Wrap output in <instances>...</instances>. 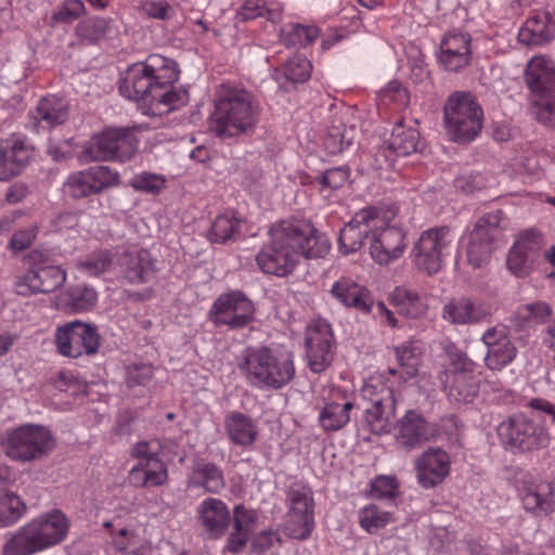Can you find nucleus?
Listing matches in <instances>:
<instances>
[{"label":"nucleus","instance_id":"nucleus-38","mask_svg":"<svg viewBox=\"0 0 555 555\" xmlns=\"http://www.w3.org/2000/svg\"><path fill=\"white\" fill-rule=\"evenodd\" d=\"M388 143L389 150H393L397 155H410L418 149L420 132L415 128H406L402 121H398L391 131Z\"/></svg>","mask_w":555,"mask_h":555},{"label":"nucleus","instance_id":"nucleus-59","mask_svg":"<svg viewBox=\"0 0 555 555\" xmlns=\"http://www.w3.org/2000/svg\"><path fill=\"white\" fill-rule=\"evenodd\" d=\"M104 527L111 528L113 543L119 551H125L133 539V532L126 527H117L115 522L105 521Z\"/></svg>","mask_w":555,"mask_h":555},{"label":"nucleus","instance_id":"nucleus-11","mask_svg":"<svg viewBox=\"0 0 555 555\" xmlns=\"http://www.w3.org/2000/svg\"><path fill=\"white\" fill-rule=\"evenodd\" d=\"M397 214L398 208L395 205L371 206L359 210L340 231V250L344 254L358 251L366 240H372L376 229L391 222Z\"/></svg>","mask_w":555,"mask_h":555},{"label":"nucleus","instance_id":"nucleus-14","mask_svg":"<svg viewBox=\"0 0 555 555\" xmlns=\"http://www.w3.org/2000/svg\"><path fill=\"white\" fill-rule=\"evenodd\" d=\"M314 498L311 488L295 482L286 491L285 531L297 540L308 539L314 529Z\"/></svg>","mask_w":555,"mask_h":555},{"label":"nucleus","instance_id":"nucleus-43","mask_svg":"<svg viewBox=\"0 0 555 555\" xmlns=\"http://www.w3.org/2000/svg\"><path fill=\"white\" fill-rule=\"evenodd\" d=\"M227 429L235 444L249 446L257 437V429L251 418H229Z\"/></svg>","mask_w":555,"mask_h":555},{"label":"nucleus","instance_id":"nucleus-45","mask_svg":"<svg viewBox=\"0 0 555 555\" xmlns=\"http://www.w3.org/2000/svg\"><path fill=\"white\" fill-rule=\"evenodd\" d=\"M238 229V220L234 216L221 215L212 222L208 238L212 243H225L231 240Z\"/></svg>","mask_w":555,"mask_h":555},{"label":"nucleus","instance_id":"nucleus-7","mask_svg":"<svg viewBox=\"0 0 555 555\" xmlns=\"http://www.w3.org/2000/svg\"><path fill=\"white\" fill-rule=\"evenodd\" d=\"M448 364L439 372L438 379L449 400L455 404L468 403L479 392V377L475 373V363L454 344L446 348Z\"/></svg>","mask_w":555,"mask_h":555},{"label":"nucleus","instance_id":"nucleus-20","mask_svg":"<svg viewBox=\"0 0 555 555\" xmlns=\"http://www.w3.org/2000/svg\"><path fill=\"white\" fill-rule=\"evenodd\" d=\"M517 490L528 513L541 517L555 512V480L537 478L527 473L518 481Z\"/></svg>","mask_w":555,"mask_h":555},{"label":"nucleus","instance_id":"nucleus-54","mask_svg":"<svg viewBox=\"0 0 555 555\" xmlns=\"http://www.w3.org/2000/svg\"><path fill=\"white\" fill-rule=\"evenodd\" d=\"M165 179L159 175L141 172L132 178L130 185L137 191L157 194L165 188Z\"/></svg>","mask_w":555,"mask_h":555},{"label":"nucleus","instance_id":"nucleus-1","mask_svg":"<svg viewBox=\"0 0 555 555\" xmlns=\"http://www.w3.org/2000/svg\"><path fill=\"white\" fill-rule=\"evenodd\" d=\"M270 242L257 254L256 261L266 274L288 275L299 256L307 259L324 257L330 250L328 241L307 220L288 219L274 224Z\"/></svg>","mask_w":555,"mask_h":555},{"label":"nucleus","instance_id":"nucleus-25","mask_svg":"<svg viewBox=\"0 0 555 555\" xmlns=\"http://www.w3.org/2000/svg\"><path fill=\"white\" fill-rule=\"evenodd\" d=\"M198 525L211 539L222 537L231 521V514L227 504L216 498H207L196 507Z\"/></svg>","mask_w":555,"mask_h":555},{"label":"nucleus","instance_id":"nucleus-18","mask_svg":"<svg viewBox=\"0 0 555 555\" xmlns=\"http://www.w3.org/2000/svg\"><path fill=\"white\" fill-rule=\"evenodd\" d=\"M209 320L217 326L242 330L254 322L255 307L242 292L222 294L215 300L209 311Z\"/></svg>","mask_w":555,"mask_h":555},{"label":"nucleus","instance_id":"nucleus-29","mask_svg":"<svg viewBox=\"0 0 555 555\" xmlns=\"http://www.w3.org/2000/svg\"><path fill=\"white\" fill-rule=\"evenodd\" d=\"M117 267L122 276L131 284L150 282L155 274V264L145 249L127 250L119 255Z\"/></svg>","mask_w":555,"mask_h":555},{"label":"nucleus","instance_id":"nucleus-61","mask_svg":"<svg viewBox=\"0 0 555 555\" xmlns=\"http://www.w3.org/2000/svg\"><path fill=\"white\" fill-rule=\"evenodd\" d=\"M47 152L55 162L67 160L74 153L72 140H63L62 142L50 141Z\"/></svg>","mask_w":555,"mask_h":555},{"label":"nucleus","instance_id":"nucleus-50","mask_svg":"<svg viewBox=\"0 0 555 555\" xmlns=\"http://www.w3.org/2000/svg\"><path fill=\"white\" fill-rule=\"evenodd\" d=\"M544 246V240L541 233L534 230H526L521 232L513 245L518 251L527 254L533 260H538L540 251Z\"/></svg>","mask_w":555,"mask_h":555},{"label":"nucleus","instance_id":"nucleus-42","mask_svg":"<svg viewBox=\"0 0 555 555\" xmlns=\"http://www.w3.org/2000/svg\"><path fill=\"white\" fill-rule=\"evenodd\" d=\"M318 36L319 29L315 26L291 24L282 30V39L287 47H307L311 44Z\"/></svg>","mask_w":555,"mask_h":555},{"label":"nucleus","instance_id":"nucleus-48","mask_svg":"<svg viewBox=\"0 0 555 555\" xmlns=\"http://www.w3.org/2000/svg\"><path fill=\"white\" fill-rule=\"evenodd\" d=\"M87 171L96 194L120 184L118 172L108 166H94L88 168Z\"/></svg>","mask_w":555,"mask_h":555},{"label":"nucleus","instance_id":"nucleus-15","mask_svg":"<svg viewBox=\"0 0 555 555\" xmlns=\"http://www.w3.org/2000/svg\"><path fill=\"white\" fill-rule=\"evenodd\" d=\"M373 388L363 389V399L356 404L339 391H332L324 400V405L320 416H348L352 409H357L366 414V416H393L396 414L397 400L390 389H382L370 401L365 400Z\"/></svg>","mask_w":555,"mask_h":555},{"label":"nucleus","instance_id":"nucleus-62","mask_svg":"<svg viewBox=\"0 0 555 555\" xmlns=\"http://www.w3.org/2000/svg\"><path fill=\"white\" fill-rule=\"evenodd\" d=\"M395 420L396 418H363L364 424L362 426L378 436L386 434L393 435V426L396 423L392 421Z\"/></svg>","mask_w":555,"mask_h":555},{"label":"nucleus","instance_id":"nucleus-22","mask_svg":"<svg viewBox=\"0 0 555 555\" xmlns=\"http://www.w3.org/2000/svg\"><path fill=\"white\" fill-rule=\"evenodd\" d=\"M390 223L387 222L373 232L370 254L378 264H389L399 259L406 248L405 232Z\"/></svg>","mask_w":555,"mask_h":555},{"label":"nucleus","instance_id":"nucleus-47","mask_svg":"<svg viewBox=\"0 0 555 555\" xmlns=\"http://www.w3.org/2000/svg\"><path fill=\"white\" fill-rule=\"evenodd\" d=\"M64 189L70 197L77 199L96 194L87 169L69 175Z\"/></svg>","mask_w":555,"mask_h":555},{"label":"nucleus","instance_id":"nucleus-53","mask_svg":"<svg viewBox=\"0 0 555 555\" xmlns=\"http://www.w3.org/2000/svg\"><path fill=\"white\" fill-rule=\"evenodd\" d=\"M111 266L112 257L107 250L94 253L79 263V268L92 276L106 272Z\"/></svg>","mask_w":555,"mask_h":555},{"label":"nucleus","instance_id":"nucleus-2","mask_svg":"<svg viewBox=\"0 0 555 555\" xmlns=\"http://www.w3.org/2000/svg\"><path fill=\"white\" fill-rule=\"evenodd\" d=\"M179 78L177 63L159 54L133 63L121 73L119 92L129 100L150 105L154 111H172L188 102L186 91H175Z\"/></svg>","mask_w":555,"mask_h":555},{"label":"nucleus","instance_id":"nucleus-24","mask_svg":"<svg viewBox=\"0 0 555 555\" xmlns=\"http://www.w3.org/2000/svg\"><path fill=\"white\" fill-rule=\"evenodd\" d=\"M449 473L450 456L439 448L426 450L416 461L417 480L426 489L442 482Z\"/></svg>","mask_w":555,"mask_h":555},{"label":"nucleus","instance_id":"nucleus-33","mask_svg":"<svg viewBox=\"0 0 555 555\" xmlns=\"http://www.w3.org/2000/svg\"><path fill=\"white\" fill-rule=\"evenodd\" d=\"M24 284L33 293H51L66 281V272L59 266L40 264L27 271Z\"/></svg>","mask_w":555,"mask_h":555},{"label":"nucleus","instance_id":"nucleus-5","mask_svg":"<svg viewBox=\"0 0 555 555\" xmlns=\"http://www.w3.org/2000/svg\"><path fill=\"white\" fill-rule=\"evenodd\" d=\"M238 369L251 385L259 388L280 389L295 374L292 358L278 356L268 347L245 348Z\"/></svg>","mask_w":555,"mask_h":555},{"label":"nucleus","instance_id":"nucleus-60","mask_svg":"<svg viewBox=\"0 0 555 555\" xmlns=\"http://www.w3.org/2000/svg\"><path fill=\"white\" fill-rule=\"evenodd\" d=\"M142 8L153 18L168 20L175 14L173 8L165 1H146Z\"/></svg>","mask_w":555,"mask_h":555},{"label":"nucleus","instance_id":"nucleus-31","mask_svg":"<svg viewBox=\"0 0 555 555\" xmlns=\"http://www.w3.org/2000/svg\"><path fill=\"white\" fill-rule=\"evenodd\" d=\"M331 295L345 307L354 308L365 314L374 307L370 291L349 278L336 281L331 288Z\"/></svg>","mask_w":555,"mask_h":555},{"label":"nucleus","instance_id":"nucleus-6","mask_svg":"<svg viewBox=\"0 0 555 555\" xmlns=\"http://www.w3.org/2000/svg\"><path fill=\"white\" fill-rule=\"evenodd\" d=\"M3 453L12 461L30 463L41 461L55 449V439L44 426L26 424L7 430L0 440Z\"/></svg>","mask_w":555,"mask_h":555},{"label":"nucleus","instance_id":"nucleus-35","mask_svg":"<svg viewBox=\"0 0 555 555\" xmlns=\"http://www.w3.org/2000/svg\"><path fill=\"white\" fill-rule=\"evenodd\" d=\"M359 133L356 125H347L341 116H335L327 129L324 146L330 154H339L356 143Z\"/></svg>","mask_w":555,"mask_h":555},{"label":"nucleus","instance_id":"nucleus-40","mask_svg":"<svg viewBox=\"0 0 555 555\" xmlns=\"http://www.w3.org/2000/svg\"><path fill=\"white\" fill-rule=\"evenodd\" d=\"M391 301L398 307L399 312L409 318H420L425 314L427 307L417 293L396 287L391 293Z\"/></svg>","mask_w":555,"mask_h":555},{"label":"nucleus","instance_id":"nucleus-46","mask_svg":"<svg viewBox=\"0 0 555 555\" xmlns=\"http://www.w3.org/2000/svg\"><path fill=\"white\" fill-rule=\"evenodd\" d=\"M25 505L20 496L0 491V526L15 522L23 514Z\"/></svg>","mask_w":555,"mask_h":555},{"label":"nucleus","instance_id":"nucleus-21","mask_svg":"<svg viewBox=\"0 0 555 555\" xmlns=\"http://www.w3.org/2000/svg\"><path fill=\"white\" fill-rule=\"evenodd\" d=\"M306 349L312 372H323L334 357V337L331 325L325 320L313 321L307 328Z\"/></svg>","mask_w":555,"mask_h":555},{"label":"nucleus","instance_id":"nucleus-12","mask_svg":"<svg viewBox=\"0 0 555 555\" xmlns=\"http://www.w3.org/2000/svg\"><path fill=\"white\" fill-rule=\"evenodd\" d=\"M131 454L138 460L137 465L129 473V480L133 486L159 487L167 481L168 470L163 461L167 454V448L159 439L135 443Z\"/></svg>","mask_w":555,"mask_h":555},{"label":"nucleus","instance_id":"nucleus-13","mask_svg":"<svg viewBox=\"0 0 555 555\" xmlns=\"http://www.w3.org/2000/svg\"><path fill=\"white\" fill-rule=\"evenodd\" d=\"M526 83L538 96L534 101L537 119L555 125V70L543 57H532L526 68Z\"/></svg>","mask_w":555,"mask_h":555},{"label":"nucleus","instance_id":"nucleus-27","mask_svg":"<svg viewBox=\"0 0 555 555\" xmlns=\"http://www.w3.org/2000/svg\"><path fill=\"white\" fill-rule=\"evenodd\" d=\"M490 314L488 305L464 296L448 301L442 309V319L453 325L478 324L486 321Z\"/></svg>","mask_w":555,"mask_h":555},{"label":"nucleus","instance_id":"nucleus-36","mask_svg":"<svg viewBox=\"0 0 555 555\" xmlns=\"http://www.w3.org/2000/svg\"><path fill=\"white\" fill-rule=\"evenodd\" d=\"M61 300L63 308L68 312H87L95 307L98 294L94 288L86 284H77L63 293Z\"/></svg>","mask_w":555,"mask_h":555},{"label":"nucleus","instance_id":"nucleus-3","mask_svg":"<svg viewBox=\"0 0 555 555\" xmlns=\"http://www.w3.org/2000/svg\"><path fill=\"white\" fill-rule=\"evenodd\" d=\"M69 527V518L61 509H51L10 534L1 555H35L51 548L67 538Z\"/></svg>","mask_w":555,"mask_h":555},{"label":"nucleus","instance_id":"nucleus-9","mask_svg":"<svg viewBox=\"0 0 555 555\" xmlns=\"http://www.w3.org/2000/svg\"><path fill=\"white\" fill-rule=\"evenodd\" d=\"M459 242L448 227L423 231L411 255L415 267L428 275L439 272L446 260L457 253Z\"/></svg>","mask_w":555,"mask_h":555},{"label":"nucleus","instance_id":"nucleus-58","mask_svg":"<svg viewBox=\"0 0 555 555\" xmlns=\"http://www.w3.org/2000/svg\"><path fill=\"white\" fill-rule=\"evenodd\" d=\"M349 179V169L347 167H333L327 169L321 178V183L331 189L343 186Z\"/></svg>","mask_w":555,"mask_h":555},{"label":"nucleus","instance_id":"nucleus-55","mask_svg":"<svg viewBox=\"0 0 555 555\" xmlns=\"http://www.w3.org/2000/svg\"><path fill=\"white\" fill-rule=\"evenodd\" d=\"M399 485L395 477L379 475L371 482V494L377 499H392L396 496Z\"/></svg>","mask_w":555,"mask_h":555},{"label":"nucleus","instance_id":"nucleus-41","mask_svg":"<svg viewBox=\"0 0 555 555\" xmlns=\"http://www.w3.org/2000/svg\"><path fill=\"white\" fill-rule=\"evenodd\" d=\"M236 17L241 22L264 18L275 23L281 18V11L279 8L269 7L268 0H246Z\"/></svg>","mask_w":555,"mask_h":555},{"label":"nucleus","instance_id":"nucleus-10","mask_svg":"<svg viewBox=\"0 0 555 555\" xmlns=\"http://www.w3.org/2000/svg\"><path fill=\"white\" fill-rule=\"evenodd\" d=\"M483 113L469 93L455 92L444 104L446 129L452 141L468 143L482 128Z\"/></svg>","mask_w":555,"mask_h":555},{"label":"nucleus","instance_id":"nucleus-16","mask_svg":"<svg viewBox=\"0 0 555 555\" xmlns=\"http://www.w3.org/2000/svg\"><path fill=\"white\" fill-rule=\"evenodd\" d=\"M499 439L512 452H525L546 447L547 434L543 426L530 418H506L498 425Z\"/></svg>","mask_w":555,"mask_h":555},{"label":"nucleus","instance_id":"nucleus-8","mask_svg":"<svg viewBox=\"0 0 555 555\" xmlns=\"http://www.w3.org/2000/svg\"><path fill=\"white\" fill-rule=\"evenodd\" d=\"M138 127L106 128L92 137L78 154L80 164L130 160L138 151Z\"/></svg>","mask_w":555,"mask_h":555},{"label":"nucleus","instance_id":"nucleus-37","mask_svg":"<svg viewBox=\"0 0 555 555\" xmlns=\"http://www.w3.org/2000/svg\"><path fill=\"white\" fill-rule=\"evenodd\" d=\"M398 364L405 374L404 378L416 376L422 361L423 344L420 340H408L395 348Z\"/></svg>","mask_w":555,"mask_h":555},{"label":"nucleus","instance_id":"nucleus-56","mask_svg":"<svg viewBox=\"0 0 555 555\" xmlns=\"http://www.w3.org/2000/svg\"><path fill=\"white\" fill-rule=\"evenodd\" d=\"M258 515L254 509H248L243 505H236L234 507L233 520L234 529L243 531L247 534H253L256 529Z\"/></svg>","mask_w":555,"mask_h":555},{"label":"nucleus","instance_id":"nucleus-49","mask_svg":"<svg viewBox=\"0 0 555 555\" xmlns=\"http://www.w3.org/2000/svg\"><path fill=\"white\" fill-rule=\"evenodd\" d=\"M109 30V22L103 17H91L81 21L76 28L77 35L90 42L102 39Z\"/></svg>","mask_w":555,"mask_h":555},{"label":"nucleus","instance_id":"nucleus-64","mask_svg":"<svg viewBox=\"0 0 555 555\" xmlns=\"http://www.w3.org/2000/svg\"><path fill=\"white\" fill-rule=\"evenodd\" d=\"M506 338H508L507 328L503 325H496L488 328L483 333L481 340L486 345L487 349L490 350L491 348L499 346V344L504 341Z\"/></svg>","mask_w":555,"mask_h":555},{"label":"nucleus","instance_id":"nucleus-52","mask_svg":"<svg viewBox=\"0 0 555 555\" xmlns=\"http://www.w3.org/2000/svg\"><path fill=\"white\" fill-rule=\"evenodd\" d=\"M552 314L551 307L543 301L526 304L517 309V315L527 323L540 324L546 322Z\"/></svg>","mask_w":555,"mask_h":555},{"label":"nucleus","instance_id":"nucleus-34","mask_svg":"<svg viewBox=\"0 0 555 555\" xmlns=\"http://www.w3.org/2000/svg\"><path fill=\"white\" fill-rule=\"evenodd\" d=\"M69 116V104L63 98L48 95L42 98L34 115V119L42 128H53L63 125Z\"/></svg>","mask_w":555,"mask_h":555},{"label":"nucleus","instance_id":"nucleus-17","mask_svg":"<svg viewBox=\"0 0 555 555\" xmlns=\"http://www.w3.org/2000/svg\"><path fill=\"white\" fill-rule=\"evenodd\" d=\"M100 340L98 327L79 320L59 326L55 333L59 352L69 358L95 354L100 347Z\"/></svg>","mask_w":555,"mask_h":555},{"label":"nucleus","instance_id":"nucleus-4","mask_svg":"<svg viewBox=\"0 0 555 555\" xmlns=\"http://www.w3.org/2000/svg\"><path fill=\"white\" fill-rule=\"evenodd\" d=\"M259 120V106L244 89L221 86L210 117V129L217 137L232 138L247 133Z\"/></svg>","mask_w":555,"mask_h":555},{"label":"nucleus","instance_id":"nucleus-39","mask_svg":"<svg viewBox=\"0 0 555 555\" xmlns=\"http://www.w3.org/2000/svg\"><path fill=\"white\" fill-rule=\"evenodd\" d=\"M360 527L370 534H375L395 521L393 513L382 509L376 504H369L360 508L358 513Z\"/></svg>","mask_w":555,"mask_h":555},{"label":"nucleus","instance_id":"nucleus-28","mask_svg":"<svg viewBox=\"0 0 555 555\" xmlns=\"http://www.w3.org/2000/svg\"><path fill=\"white\" fill-rule=\"evenodd\" d=\"M439 433V427L427 418H396L393 426V438L409 449L421 447Z\"/></svg>","mask_w":555,"mask_h":555},{"label":"nucleus","instance_id":"nucleus-57","mask_svg":"<svg viewBox=\"0 0 555 555\" xmlns=\"http://www.w3.org/2000/svg\"><path fill=\"white\" fill-rule=\"evenodd\" d=\"M535 260L529 258L527 254L511 248L507 257V268L517 276L527 275L533 267Z\"/></svg>","mask_w":555,"mask_h":555},{"label":"nucleus","instance_id":"nucleus-30","mask_svg":"<svg viewBox=\"0 0 555 555\" xmlns=\"http://www.w3.org/2000/svg\"><path fill=\"white\" fill-rule=\"evenodd\" d=\"M225 487L222 469L215 463L199 460L194 462L188 475L186 488L198 494L219 493Z\"/></svg>","mask_w":555,"mask_h":555},{"label":"nucleus","instance_id":"nucleus-19","mask_svg":"<svg viewBox=\"0 0 555 555\" xmlns=\"http://www.w3.org/2000/svg\"><path fill=\"white\" fill-rule=\"evenodd\" d=\"M501 211L482 216L469 233L466 254L473 267L480 268L489 262L494 244L501 236Z\"/></svg>","mask_w":555,"mask_h":555},{"label":"nucleus","instance_id":"nucleus-51","mask_svg":"<svg viewBox=\"0 0 555 555\" xmlns=\"http://www.w3.org/2000/svg\"><path fill=\"white\" fill-rule=\"evenodd\" d=\"M312 65L310 61L302 55H294L288 59L284 66V75L287 80L293 82H305L310 78Z\"/></svg>","mask_w":555,"mask_h":555},{"label":"nucleus","instance_id":"nucleus-23","mask_svg":"<svg viewBox=\"0 0 555 555\" xmlns=\"http://www.w3.org/2000/svg\"><path fill=\"white\" fill-rule=\"evenodd\" d=\"M439 62L448 72H461L472 62V36L452 29L440 42Z\"/></svg>","mask_w":555,"mask_h":555},{"label":"nucleus","instance_id":"nucleus-26","mask_svg":"<svg viewBox=\"0 0 555 555\" xmlns=\"http://www.w3.org/2000/svg\"><path fill=\"white\" fill-rule=\"evenodd\" d=\"M33 156V147L23 139L9 138L0 141V180L7 181L28 164Z\"/></svg>","mask_w":555,"mask_h":555},{"label":"nucleus","instance_id":"nucleus-32","mask_svg":"<svg viewBox=\"0 0 555 555\" xmlns=\"http://www.w3.org/2000/svg\"><path fill=\"white\" fill-rule=\"evenodd\" d=\"M555 38V21L546 12L537 13L524 23L518 40L525 46H541Z\"/></svg>","mask_w":555,"mask_h":555},{"label":"nucleus","instance_id":"nucleus-44","mask_svg":"<svg viewBox=\"0 0 555 555\" xmlns=\"http://www.w3.org/2000/svg\"><path fill=\"white\" fill-rule=\"evenodd\" d=\"M517 349L512 344L509 338L501 341L499 346H495L487 351L485 357L486 366L493 371H500L509 364L516 357Z\"/></svg>","mask_w":555,"mask_h":555},{"label":"nucleus","instance_id":"nucleus-63","mask_svg":"<svg viewBox=\"0 0 555 555\" xmlns=\"http://www.w3.org/2000/svg\"><path fill=\"white\" fill-rule=\"evenodd\" d=\"M85 12V4L80 0H66L63 9L55 14V18L64 22L78 18Z\"/></svg>","mask_w":555,"mask_h":555}]
</instances>
